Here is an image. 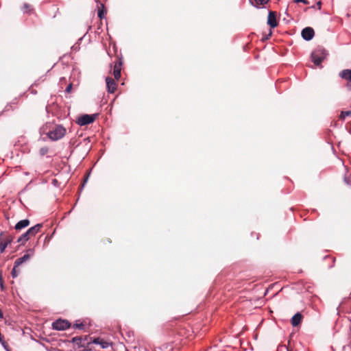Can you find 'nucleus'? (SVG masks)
Wrapping results in <instances>:
<instances>
[{
  "instance_id": "f257e3e1",
  "label": "nucleus",
  "mask_w": 351,
  "mask_h": 351,
  "mask_svg": "<svg viewBox=\"0 0 351 351\" xmlns=\"http://www.w3.org/2000/svg\"><path fill=\"white\" fill-rule=\"evenodd\" d=\"M66 134V129L60 125H54L51 130L47 132V136L52 141L61 139Z\"/></svg>"
},
{
  "instance_id": "f03ea898",
  "label": "nucleus",
  "mask_w": 351,
  "mask_h": 351,
  "mask_svg": "<svg viewBox=\"0 0 351 351\" xmlns=\"http://www.w3.org/2000/svg\"><path fill=\"white\" fill-rule=\"evenodd\" d=\"M327 56L326 50L322 47H318L312 52L311 59L316 66H319Z\"/></svg>"
},
{
  "instance_id": "7ed1b4c3",
  "label": "nucleus",
  "mask_w": 351,
  "mask_h": 351,
  "mask_svg": "<svg viewBox=\"0 0 351 351\" xmlns=\"http://www.w3.org/2000/svg\"><path fill=\"white\" fill-rule=\"evenodd\" d=\"M93 339L88 335L84 337H75L71 339V341L75 343L77 348H82L83 350H86L88 346L92 343Z\"/></svg>"
},
{
  "instance_id": "20e7f679",
  "label": "nucleus",
  "mask_w": 351,
  "mask_h": 351,
  "mask_svg": "<svg viewBox=\"0 0 351 351\" xmlns=\"http://www.w3.org/2000/svg\"><path fill=\"white\" fill-rule=\"evenodd\" d=\"M71 327V324L66 319H58L52 323V328L56 330H64Z\"/></svg>"
},
{
  "instance_id": "39448f33",
  "label": "nucleus",
  "mask_w": 351,
  "mask_h": 351,
  "mask_svg": "<svg viewBox=\"0 0 351 351\" xmlns=\"http://www.w3.org/2000/svg\"><path fill=\"white\" fill-rule=\"evenodd\" d=\"M97 116V114H84L78 118L77 123L81 126L88 125L95 120Z\"/></svg>"
},
{
  "instance_id": "423d86ee",
  "label": "nucleus",
  "mask_w": 351,
  "mask_h": 351,
  "mask_svg": "<svg viewBox=\"0 0 351 351\" xmlns=\"http://www.w3.org/2000/svg\"><path fill=\"white\" fill-rule=\"evenodd\" d=\"M2 241L0 242V252L2 253L5 251L7 246L14 240V236L5 232V234L1 237Z\"/></svg>"
},
{
  "instance_id": "0eeeda50",
  "label": "nucleus",
  "mask_w": 351,
  "mask_h": 351,
  "mask_svg": "<svg viewBox=\"0 0 351 351\" xmlns=\"http://www.w3.org/2000/svg\"><path fill=\"white\" fill-rule=\"evenodd\" d=\"M34 255V250L29 249L27 250L26 254L22 257L17 258L15 262V267H19L23 263L27 261Z\"/></svg>"
},
{
  "instance_id": "6e6552de",
  "label": "nucleus",
  "mask_w": 351,
  "mask_h": 351,
  "mask_svg": "<svg viewBox=\"0 0 351 351\" xmlns=\"http://www.w3.org/2000/svg\"><path fill=\"white\" fill-rule=\"evenodd\" d=\"M123 64V59L117 58V60L113 66V75L115 80H119L121 77V66Z\"/></svg>"
},
{
  "instance_id": "1a4fd4ad",
  "label": "nucleus",
  "mask_w": 351,
  "mask_h": 351,
  "mask_svg": "<svg viewBox=\"0 0 351 351\" xmlns=\"http://www.w3.org/2000/svg\"><path fill=\"white\" fill-rule=\"evenodd\" d=\"M301 34L304 40H311L315 36V32L312 27H307L302 29Z\"/></svg>"
},
{
  "instance_id": "9d476101",
  "label": "nucleus",
  "mask_w": 351,
  "mask_h": 351,
  "mask_svg": "<svg viewBox=\"0 0 351 351\" xmlns=\"http://www.w3.org/2000/svg\"><path fill=\"white\" fill-rule=\"evenodd\" d=\"M92 343H95V344L100 345L101 348H104V349L108 348L109 346H112V342H110L109 341H106L100 337L93 338L92 340Z\"/></svg>"
},
{
  "instance_id": "9b49d317",
  "label": "nucleus",
  "mask_w": 351,
  "mask_h": 351,
  "mask_svg": "<svg viewBox=\"0 0 351 351\" xmlns=\"http://www.w3.org/2000/svg\"><path fill=\"white\" fill-rule=\"evenodd\" d=\"M106 82L108 91L110 93H114L117 90V84L114 80L110 77H107L106 79Z\"/></svg>"
},
{
  "instance_id": "f8f14e48",
  "label": "nucleus",
  "mask_w": 351,
  "mask_h": 351,
  "mask_svg": "<svg viewBox=\"0 0 351 351\" xmlns=\"http://www.w3.org/2000/svg\"><path fill=\"white\" fill-rule=\"evenodd\" d=\"M267 24L271 27L274 28L278 26V22L276 21V12L270 11L267 17Z\"/></svg>"
},
{
  "instance_id": "ddd939ff",
  "label": "nucleus",
  "mask_w": 351,
  "mask_h": 351,
  "mask_svg": "<svg viewBox=\"0 0 351 351\" xmlns=\"http://www.w3.org/2000/svg\"><path fill=\"white\" fill-rule=\"evenodd\" d=\"M340 76L342 78L348 80V82L347 85H348V88L350 89H351V70L350 69L343 70L340 73Z\"/></svg>"
},
{
  "instance_id": "4468645a",
  "label": "nucleus",
  "mask_w": 351,
  "mask_h": 351,
  "mask_svg": "<svg viewBox=\"0 0 351 351\" xmlns=\"http://www.w3.org/2000/svg\"><path fill=\"white\" fill-rule=\"evenodd\" d=\"M303 316L300 313H295L291 318V322L293 326H298L302 322Z\"/></svg>"
},
{
  "instance_id": "2eb2a0df",
  "label": "nucleus",
  "mask_w": 351,
  "mask_h": 351,
  "mask_svg": "<svg viewBox=\"0 0 351 351\" xmlns=\"http://www.w3.org/2000/svg\"><path fill=\"white\" fill-rule=\"evenodd\" d=\"M30 224L29 219H23L19 221L14 226V229L19 231L23 228H27Z\"/></svg>"
},
{
  "instance_id": "dca6fc26",
  "label": "nucleus",
  "mask_w": 351,
  "mask_h": 351,
  "mask_svg": "<svg viewBox=\"0 0 351 351\" xmlns=\"http://www.w3.org/2000/svg\"><path fill=\"white\" fill-rule=\"evenodd\" d=\"M42 227H43L42 223H38V224L35 225L34 226L30 228L27 230V234H30V236L32 237H34L38 232H39L40 231V229Z\"/></svg>"
},
{
  "instance_id": "f3484780",
  "label": "nucleus",
  "mask_w": 351,
  "mask_h": 351,
  "mask_svg": "<svg viewBox=\"0 0 351 351\" xmlns=\"http://www.w3.org/2000/svg\"><path fill=\"white\" fill-rule=\"evenodd\" d=\"M32 237L30 236V234H27V231L21 234L17 239V242L18 243H25L26 241H27Z\"/></svg>"
},
{
  "instance_id": "a211bd4d",
  "label": "nucleus",
  "mask_w": 351,
  "mask_h": 351,
  "mask_svg": "<svg viewBox=\"0 0 351 351\" xmlns=\"http://www.w3.org/2000/svg\"><path fill=\"white\" fill-rule=\"evenodd\" d=\"M106 12L104 3H100V6L98 8V17L102 19L104 17L105 13Z\"/></svg>"
},
{
  "instance_id": "6ab92c4d",
  "label": "nucleus",
  "mask_w": 351,
  "mask_h": 351,
  "mask_svg": "<svg viewBox=\"0 0 351 351\" xmlns=\"http://www.w3.org/2000/svg\"><path fill=\"white\" fill-rule=\"evenodd\" d=\"M24 12L29 13L32 11V7L28 3H24L22 8Z\"/></svg>"
},
{
  "instance_id": "aec40b11",
  "label": "nucleus",
  "mask_w": 351,
  "mask_h": 351,
  "mask_svg": "<svg viewBox=\"0 0 351 351\" xmlns=\"http://www.w3.org/2000/svg\"><path fill=\"white\" fill-rule=\"evenodd\" d=\"M269 0H253L252 3L256 6L263 5L266 4Z\"/></svg>"
},
{
  "instance_id": "412c9836",
  "label": "nucleus",
  "mask_w": 351,
  "mask_h": 351,
  "mask_svg": "<svg viewBox=\"0 0 351 351\" xmlns=\"http://www.w3.org/2000/svg\"><path fill=\"white\" fill-rule=\"evenodd\" d=\"M351 116V110L342 111L339 115V119L344 120L346 117Z\"/></svg>"
},
{
  "instance_id": "4be33fe9",
  "label": "nucleus",
  "mask_w": 351,
  "mask_h": 351,
  "mask_svg": "<svg viewBox=\"0 0 351 351\" xmlns=\"http://www.w3.org/2000/svg\"><path fill=\"white\" fill-rule=\"evenodd\" d=\"M48 152H49V148L47 147H43L39 149V154L40 156H45V154H47L48 153Z\"/></svg>"
},
{
  "instance_id": "5701e85b",
  "label": "nucleus",
  "mask_w": 351,
  "mask_h": 351,
  "mask_svg": "<svg viewBox=\"0 0 351 351\" xmlns=\"http://www.w3.org/2000/svg\"><path fill=\"white\" fill-rule=\"evenodd\" d=\"M19 267H15V264L14 265V267L12 271V275L14 278L18 275V273L19 272Z\"/></svg>"
},
{
  "instance_id": "b1692460",
  "label": "nucleus",
  "mask_w": 351,
  "mask_h": 351,
  "mask_svg": "<svg viewBox=\"0 0 351 351\" xmlns=\"http://www.w3.org/2000/svg\"><path fill=\"white\" fill-rule=\"evenodd\" d=\"M84 325L82 323H80V324L75 323V324H73V328L83 330L84 329Z\"/></svg>"
},
{
  "instance_id": "393cba45",
  "label": "nucleus",
  "mask_w": 351,
  "mask_h": 351,
  "mask_svg": "<svg viewBox=\"0 0 351 351\" xmlns=\"http://www.w3.org/2000/svg\"><path fill=\"white\" fill-rule=\"evenodd\" d=\"M71 89H72V84L71 83V84H69L68 85V86L66 88L65 91H66L67 93H71Z\"/></svg>"
},
{
  "instance_id": "a878e982",
  "label": "nucleus",
  "mask_w": 351,
  "mask_h": 351,
  "mask_svg": "<svg viewBox=\"0 0 351 351\" xmlns=\"http://www.w3.org/2000/svg\"><path fill=\"white\" fill-rule=\"evenodd\" d=\"M295 3H303L305 5L308 4V1L307 0H295Z\"/></svg>"
},
{
  "instance_id": "bb28decb",
  "label": "nucleus",
  "mask_w": 351,
  "mask_h": 351,
  "mask_svg": "<svg viewBox=\"0 0 351 351\" xmlns=\"http://www.w3.org/2000/svg\"><path fill=\"white\" fill-rule=\"evenodd\" d=\"M344 182L347 184H349L350 182H349V180L348 178H347L346 177L344 178Z\"/></svg>"
},
{
  "instance_id": "cd10ccee",
  "label": "nucleus",
  "mask_w": 351,
  "mask_h": 351,
  "mask_svg": "<svg viewBox=\"0 0 351 351\" xmlns=\"http://www.w3.org/2000/svg\"><path fill=\"white\" fill-rule=\"evenodd\" d=\"M3 317V314L2 311L0 309V319H2Z\"/></svg>"
},
{
  "instance_id": "c85d7f7f",
  "label": "nucleus",
  "mask_w": 351,
  "mask_h": 351,
  "mask_svg": "<svg viewBox=\"0 0 351 351\" xmlns=\"http://www.w3.org/2000/svg\"><path fill=\"white\" fill-rule=\"evenodd\" d=\"M321 5V3L319 2L318 4H317V6H320Z\"/></svg>"
},
{
  "instance_id": "c756f323",
  "label": "nucleus",
  "mask_w": 351,
  "mask_h": 351,
  "mask_svg": "<svg viewBox=\"0 0 351 351\" xmlns=\"http://www.w3.org/2000/svg\"><path fill=\"white\" fill-rule=\"evenodd\" d=\"M321 5V3L319 2L318 4H317V6H320Z\"/></svg>"
},
{
  "instance_id": "7c9ffc66",
  "label": "nucleus",
  "mask_w": 351,
  "mask_h": 351,
  "mask_svg": "<svg viewBox=\"0 0 351 351\" xmlns=\"http://www.w3.org/2000/svg\"><path fill=\"white\" fill-rule=\"evenodd\" d=\"M108 242L110 243L111 241L110 239H108Z\"/></svg>"
}]
</instances>
